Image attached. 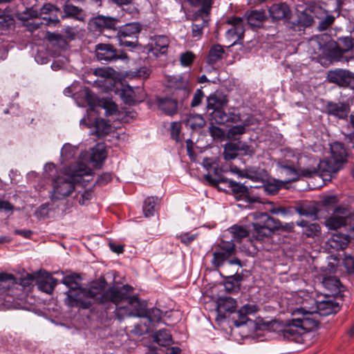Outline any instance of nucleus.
<instances>
[{
    "label": "nucleus",
    "instance_id": "nucleus-45",
    "mask_svg": "<svg viewBox=\"0 0 354 354\" xmlns=\"http://www.w3.org/2000/svg\"><path fill=\"white\" fill-rule=\"evenodd\" d=\"M245 133V125H236L230 128L227 132V138L230 140H238L239 136Z\"/></svg>",
    "mask_w": 354,
    "mask_h": 354
},
{
    "label": "nucleus",
    "instance_id": "nucleus-42",
    "mask_svg": "<svg viewBox=\"0 0 354 354\" xmlns=\"http://www.w3.org/2000/svg\"><path fill=\"white\" fill-rule=\"evenodd\" d=\"M344 53H346L339 46H337L330 51V56L337 62H348L354 58V56L344 55Z\"/></svg>",
    "mask_w": 354,
    "mask_h": 354
},
{
    "label": "nucleus",
    "instance_id": "nucleus-22",
    "mask_svg": "<svg viewBox=\"0 0 354 354\" xmlns=\"http://www.w3.org/2000/svg\"><path fill=\"white\" fill-rule=\"evenodd\" d=\"M161 201V198L157 196H148L144 202L142 206V210L146 217H150L154 216L155 213L159 209V205Z\"/></svg>",
    "mask_w": 354,
    "mask_h": 354
},
{
    "label": "nucleus",
    "instance_id": "nucleus-13",
    "mask_svg": "<svg viewBox=\"0 0 354 354\" xmlns=\"http://www.w3.org/2000/svg\"><path fill=\"white\" fill-rule=\"evenodd\" d=\"M22 4L25 6V10L17 13V17L22 21H26L29 19L39 18L41 19V11L35 8L37 4V0H21Z\"/></svg>",
    "mask_w": 354,
    "mask_h": 354
},
{
    "label": "nucleus",
    "instance_id": "nucleus-57",
    "mask_svg": "<svg viewBox=\"0 0 354 354\" xmlns=\"http://www.w3.org/2000/svg\"><path fill=\"white\" fill-rule=\"evenodd\" d=\"M197 237L198 234H192L190 232L183 233L178 236L180 242L186 245L191 244Z\"/></svg>",
    "mask_w": 354,
    "mask_h": 354
},
{
    "label": "nucleus",
    "instance_id": "nucleus-10",
    "mask_svg": "<svg viewBox=\"0 0 354 354\" xmlns=\"http://www.w3.org/2000/svg\"><path fill=\"white\" fill-rule=\"evenodd\" d=\"M140 24H125L117 32V37L121 46L126 47H134L135 42L127 41V37L135 36L141 30Z\"/></svg>",
    "mask_w": 354,
    "mask_h": 354
},
{
    "label": "nucleus",
    "instance_id": "nucleus-23",
    "mask_svg": "<svg viewBox=\"0 0 354 354\" xmlns=\"http://www.w3.org/2000/svg\"><path fill=\"white\" fill-rule=\"evenodd\" d=\"M204 178L209 185L214 187H218L219 184H225L226 182L223 180H228L223 176L222 171L218 169L217 165L212 169V172L205 174Z\"/></svg>",
    "mask_w": 354,
    "mask_h": 354
},
{
    "label": "nucleus",
    "instance_id": "nucleus-56",
    "mask_svg": "<svg viewBox=\"0 0 354 354\" xmlns=\"http://www.w3.org/2000/svg\"><path fill=\"white\" fill-rule=\"evenodd\" d=\"M238 174L240 176L245 177L255 182H259L261 179L260 174L252 170L246 169L244 171H239Z\"/></svg>",
    "mask_w": 354,
    "mask_h": 354
},
{
    "label": "nucleus",
    "instance_id": "nucleus-47",
    "mask_svg": "<svg viewBox=\"0 0 354 354\" xmlns=\"http://www.w3.org/2000/svg\"><path fill=\"white\" fill-rule=\"evenodd\" d=\"M115 315L120 321L124 319L125 317H133L131 310L127 303V305L124 306H119V305L115 306Z\"/></svg>",
    "mask_w": 354,
    "mask_h": 354
},
{
    "label": "nucleus",
    "instance_id": "nucleus-38",
    "mask_svg": "<svg viewBox=\"0 0 354 354\" xmlns=\"http://www.w3.org/2000/svg\"><path fill=\"white\" fill-rule=\"evenodd\" d=\"M230 232L232 234L234 240L240 242L242 239L249 236V231L246 227L234 225L230 228Z\"/></svg>",
    "mask_w": 354,
    "mask_h": 354
},
{
    "label": "nucleus",
    "instance_id": "nucleus-46",
    "mask_svg": "<svg viewBox=\"0 0 354 354\" xmlns=\"http://www.w3.org/2000/svg\"><path fill=\"white\" fill-rule=\"evenodd\" d=\"M302 234L306 237L314 238L319 236L321 234V227L317 223H309V225L303 230Z\"/></svg>",
    "mask_w": 354,
    "mask_h": 354
},
{
    "label": "nucleus",
    "instance_id": "nucleus-34",
    "mask_svg": "<svg viewBox=\"0 0 354 354\" xmlns=\"http://www.w3.org/2000/svg\"><path fill=\"white\" fill-rule=\"evenodd\" d=\"M152 39L154 41V50H156L161 54H165L167 51L169 41L167 36L154 35L152 37Z\"/></svg>",
    "mask_w": 354,
    "mask_h": 354
},
{
    "label": "nucleus",
    "instance_id": "nucleus-26",
    "mask_svg": "<svg viewBox=\"0 0 354 354\" xmlns=\"http://www.w3.org/2000/svg\"><path fill=\"white\" fill-rule=\"evenodd\" d=\"M332 158L340 165L346 160L347 151L343 143L335 142L330 145Z\"/></svg>",
    "mask_w": 354,
    "mask_h": 354
},
{
    "label": "nucleus",
    "instance_id": "nucleus-24",
    "mask_svg": "<svg viewBox=\"0 0 354 354\" xmlns=\"http://www.w3.org/2000/svg\"><path fill=\"white\" fill-rule=\"evenodd\" d=\"M223 180L226 182L225 185L231 189L236 199L245 200L248 198V188L246 186L230 179Z\"/></svg>",
    "mask_w": 354,
    "mask_h": 354
},
{
    "label": "nucleus",
    "instance_id": "nucleus-53",
    "mask_svg": "<svg viewBox=\"0 0 354 354\" xmlns=\"http://www.w3.org/2000/svg\"><path fill=\"white\" fill-rule=\"evenodd\" d=\"M323 283L328 289L335 291L339 288L341 282L335 277H329L324 279Z\"/></svg>",
    "mask_w": 354,
    "mask_h": 354
},
{
    "label": "nucleus",
    "instance_id": "nucleus-63",
    "mask_svg": "<svg viewBox=\"0 0 354 354\" xmlns=\"http://www.w3.org/2000/svg\"><path fill=\"white\" fill-rule=\"evenodd\" d=\"M239 151H241V154L243 156H252L255 152L253 147L245 143L239 147Z\"/></svg>",
    "mask_w": 354,
    "mask_h": 354
},
{
    "label": "nucleus",
    "instance_id": "nucleus-4",
    "mask_svg": "<svg viewBox=\"0 0 354 354\" xmlns=\"http://www.w3.org/2000/svg\"><path fill=\"white\" fill-rule=\"evenodd\" d=\"M308 165L307 169H302L303 176L312 178L315 175L320 176H331V174L336 173L341 168L342 165L335 161L333 158L324 159L319 162L315 158L307 159Z\"/></svg>",
    "mask_w": 354,
    "mask_h": 354
},
{
    "label": "nucleus",
    "instance_id": "nucleus-55",
    "mask_svg": "<svg viewBox=\"0 0 354 354\" xmlns=\"http://www.w3.org/2000/svg\"><path fill=\"white\" fill-rule=\"evenodd\" d=\"M181 130V124L179 122H173L171 124V137L176 142L180 141V133Z\"/></svg>",
    "mask_w": 354,
    "mask_h": 354
},
{
    "label": "nucleus",
    "instance_id": "nucleus-8",
    "mask_svg": "<svg viewBox=\"0 0 354 354\" xmlns=\"http://www.w3.org/2000/svg\"><path fill=\"white\" fill-rule=\"evenodd\" d=\"M120 97L124 102L129 105H135L145 100L146 93L142 86L123 85Z\"/></svg>",
    "mask_w": 354,
    "mask_h": 354
},
{
    "label": "nucleus",
    "instance_id": "nucleus-40",
    "mask_svg": "<svg viewBox=\"0 0 354 354\" xmlns=\"http://www.w3.org/2000/svg\"><path fill=\"white\" fill-rule=\"evenodd\" d=\"M254 231L252 232V236L257 240H263L266 237L270 236L272 233L270 230L263 227L260 223H253Z\"/></svg>",
    "mask_w": 354,
    "mask_h": 354
},
{
    "label": "nucleus",
    "instance_id": "nucleus-60",
    "mask_svg": "<svg viewBox=\"0 0 354 354\" xmlns=\"http://www.w3.org/2000/svg\"><path fill=\"white\" fill-rule=\"evenodd\" d=\"M344 264L348 272L354 274V255H346L344 259Z\"/></svg>",
    "mask_w": 354,
    "mask_h": 354
},
{
    "label": "nucleus",
    "instance_id": "nucleus-25",
    "mask_svg": "<svg viewBox=\"0 0 354 354\" xmlns=\"http://www.w3.org/2000/svg\"><path fill=\"white\" fill-rule=\"evenodd\" d=\"M232 27L226 32L227 39L232 41L231 46L236 44L240 40L243 39L245 28L243 24H232Z\"/></svg>",
    "mask_w": 354,
    "mask_h": 354
},
{
    "label": "nucleus",
    "instance_id": "nucleus-39",
    "mask_svg": "<svg viewBox=\"0 0 354 354\" xmlns=\"http://www.w3.org/2000/svg\"><path fill=\"white\" fill-rule=\"evenodd\" d=\"M248 22L263 21L266 19V13L264 10H253L247 11L244 15Z\"/></svg>",
    "mask_w": 354,
    "mask_h": 354
},
{
    "label": "nucleus",
    "instance_id": "nucleus-44",
    "mask_svg": "<svg viewBox=\"0 0 354 354\" xmlns=\"http://www.w3.org/2000/svg\"><path fill=\"white\" fill-rule=\"evenodd\" d=\"M46 38L50 43H55L59 47H64L67 44V41L64 37L59 33L46 32Z\"/></svg>",
    "mask_w": 354,
    "mask_h": 354
},
{
    "label": "nucleus",
    "instance_id": "nucleus-31",
    "mask_svg": "<svg viewBox=\"0 0 354 354\" xmlns=\"http://www.w3.org/2000/svg\"><path fill=\"white\" fill-rule=\"evenodd\" d=\"M185 124L193 131H199L205 124V120L201 115L189 114L185 120Z\"/></svg>",
    "mask_w": 354,
    "mask_h": 354
},
{
    "label": "nucleus",
    "instance_id": "nucleus-43",
    "mask_svg": "<svg viewBox=\"0 0 354 354\" xmlns=\"http://www.w3.org/2000/svg\"><path fill=\"white\" fill-rule=\"evenodd\" d=\"M261 217L263 219V223L261 224L263 227L270 230L272 233H273L274 230H277L278 225L280 224L279 220L274 219L267 214H262Z\"/></svg>",
    "mask_w": 354,
    "mask_h": 354
},
{
    "label": "nucleus",
    "instance_id": "nucleus-64",
    "mask_svg": "<svg viewBox=\"0 0 354 354\" xmlns=\"http://www.w3.org/2000/svg\"><path fill=\"white\" fill-rule=\"evenodd\" d=\"M112 180V176H111V174H109V173H104L103 174L100 175L97 180H96V184H97L98 185H106L107 183H109V182H111Z\"/></svg>",
    "mask_w": 354,
    "mask_h": 354
},
{
    "label": "nucleus",
    "instance_id": "nucleus-52",
    "mask_svg": "<svg viewBox=\"0 0 354 354\" xmlns=\"http://www.w3.org/2000/svg\"><path fill=\"white\" fill-rule=\"evenodd\" d=\"M17 279L12 274L6 272H0V286H3V283H7L6 288H10V286L16 283Z\"/></svg>",
    "mask_w": 354,
    "mask_h": 354
},
{
    "label": "nucleus",
    "instance_id": "nucleus-9",
    "mask_svg": "<svg viewBox=\"0 0 354 354\" xmlns=\"http://www.w3.org/2000/svg\"><path fill=\"white\" fill-rule=\"evenodd\" d=\"M168 86L174 90L173 95L183 102L189 95V81L181 75L171 77Z\"/></svg>",
    "mask_w": 354,
    "mask_h": 354
},
{
    "label": "nucleus",
    "instance_id": "nucleus-33",
    "mask_svg": "<svg viewBox=\"0 0 354 354\" xmlns=\"http://www.w3.org/2000/svg\"><path fill=\"white\" fill-rule=\"evenodd\" d=\"M227 101L223 96L217 94H212L207 98V109L213 110V111L223 108Z\"/></svg>",
    "mask_w": 354,
    "mask_h": 354
},
{
    "label": "nucleus",
    "instance_id": "nucleus-21",
    "mask_svg": "<svg viewBox=\"0 0 354 354\" xmlns=\"http://www.w3.org/2000/svg\"><path fill=\"white\" fill-rule=\"evenodd\" d=\"M351 242V236L346 234L334 233L328 241V245L335 250L346 249Z\"/></svg>",
    "mask_w": 354,
    "mask_h": 354
},
{
    "label": "nucleus",
    "instance_id": "nucleus-20",
    "mask_svg": "<svg viewBox=\"0 0 354 354\" xmlns=\"http://www.w3.org/2000/svg\"><path fill=\"white\" fill-rule=\"evenodd\" d=\"M340 307L336 301L331 299H325L317 301V312L321 316H328L337 313Z\"/></svg>",
    "mask_w": 354,
    "mask_h": 354
},
{
    "label": "nucleus",
    "instance_id": "nucleus-29",
    "mask_svg": "<svg viewBox=\"0 0 354 354\" xmlns=\"http://www.w3.org/2000/svg\"><path fill=\"white\" fill-rule=\"evenodd\" d=\"M198 2H201V8L195 13V16L192 20H203V22H207L209 19L207 18L212 4V0H196Z\"/></svg>",
    "mask_w": 354,
    "mask_h": 354
},
{
    "label": "nucleus",
    "instance_id": "nucleus-12",
    "mask_svg": "<svg viewBox=\"0 0 354 354\" xmlns=\"http://www.w3.org/2000/svg\"><path fill=\"white\" fill-rule=\"evenodd\" d=\"M308 157H300L298 159L297 167L288 163H283L281 165V168L283 169L285 175L288 176L287 182H294L298 180L301 177H304L302 174V169H307L306 167H303L302 165L308 162Z\"/></svg>",
    "mask_w": 354,
    "mask_h": 354
},
{
    "label": "nucleus",
    "instance_id": "nucleus-59",
    "mask_svg": "<svg viewBox=\"0 0 354 354\" xmlns=\"http://www.w3.org/2000/svg\"><path fill=\"white\" fill-rule=\"evenodd\" d=\"M93 74L97 77L110 78L113 75V70L106 68H98L95 69Z\"/></svg>",
    "mask_w": 354,
    "mask_h": 354
},
{
    "label": "nucleus",
    "instance_id": "nucleus-15",
    "mask_svg": "<svg viewBox=\"0 0 354 354\" xmlns=\"http://www.w3.org/2000/svg\"><path fill=\"white\" fill-rule=\"evenodd\" d=\"M236 308V301L230 297H225L219 298L217 302V321H221L225 318V312L233 313Z\"/></svg>",
    "mask_w": 354,
    "mask_h": 354
},
{
    "label": "nucleus",
    "instance_id": "nucleus-37",
    "mask_svg": "<svg viewBox=\"0 0 354 354\" xmlns=\"http://www.w3.org/2000/svg\"><path fill=\"white\" fill-rule=\"evenodd\" d=\"M326 226L329 230H337L346 224V219L344 216H332L326 220Z\"/></svg>",
    "mask_w": 354,
    "mask_h": 354
},
{
    "label": "nucleus",
    "instance_id": "nucleus-14",
    "mask_svg": "<svg viewBox=\"0 0 354 354\" xmlns=\"http://www.w3.org/2000/svg\"><path fill=\"white\" fill-rule=\"evenodd\" d=\"M96 56L99 61L111 62L121 58L111 44H100L96 46Z\"/></svg>",
    "mask_w": 354,
    "mask_h": 354
},
{
    "label": "nucleus",
    "instance_id": "nucleus-61",
    "mask_svg": "<svg viewBox=\"0 0 354 354\" xmlns=\"http://www.w3.org/2000/svg\"><path fill=\"white\" fill-rule=\"evenodd\" d=\"M209 132L214 138H222L225 136L223 130L214 125H211L209 127Z\"/></svg>",
    "mask_w": 354,
    "mask_h": 354
},
{
    "label": "nucleus",
    "instance_id": "nucleus-35",
    "mask_svg": "<svg viewBox=\"0 0 354 354\" xmlns=\"http://www.w3.org/2000/svg\"><path fill=\"white\" fill-rule=\"evenodd\" d=\"M295 211L300 216L306 217H315L317 214V209L314 205L308 203H302L295 207Z\"/></svg>",
    "mask_w": 354,
    "mask_h": 354
},
{
    "label": "nucleus",
    "instance_id": "nucleus-62",
    "mask_svg": "<svg viewBox=\"0 0 354 354\" xmlns=\"http://www.w3.org/2000/svg\"><path fill=\"white\" fill-rule=\"evenodd\" d=\"M280 186L277 183H268L264 185V190L268 194L274 195L278 193Z\"/></svg>",
    "mask_w": 354,
    "mask_h": 354
},
{
    "label": "nucleus",
    "instance_id": "nucleus-16",
    "mask_svg": "<svg viewBox=\"0 0 354 354\" xmlns=\"http://www.w3.org/2000/svg\"><path fill=\"white\" fill-rule=\"evenodd\" d=\"M179 99L169 97H158L157 99V105L158 109L165 114L172 116L178 112V102Z\"/></svg>",
    "mask_w": 354,
    "mask_h": 354
},
{
    "label": "nucleus",
    "instance_id": "nucleus-58",
    "mask_svg": "<svg viewBox=\"0 0 354 354\" xmlns=\"http://www.w3.org/2000/svg\"><path fill=\"white\" fill-rule=\"evenodd\" d=\"M205 95L201 88H198L196 91L193 99L191 102L192 107H196L201 104L203 99L204 98Z\"/></svg>",
    "mask_w": 354,
    "mask_h": 354
},
{
    "label": "nucleus",
    "instance_id": "nucleus-54",
    "mask_svg": "<svg viewBox=\"0 0 354 354\" xmlns=\"http://www.w3.org/2000/svg\"><path fill=\"white\" fill-rule=\"evenodd\" d=\"M196 58L195 55L192 51H186L180 55V62L183 66H190Z\"/></svg>",
    "mask_w": 354,
    "mask_h": 354
},
{
    "label": "nucleus",
    "instance_id": "nucleus-49",
    "mask_svg": "<svg viewBox=\"0 0 354 354\" xmlns=\"http://www.w3.org/2000/svg\"><path fill=\"white\" fill-rule=\"evenodd\" d=\"M111 126L104 119L97 120L95 122L96 132L99 136H104L109 133Z\"/></svg>",
    "mask_w": 354,
    "mask_h": 354
},
{
    "label": "nucleus",
    "instance_id": "nucleus-5",
    "mask_svg": "<svg viewBox=\"0 0 354 354\" xmlns=\"http://www.w3.org/2000/svg\"><path fill=\"white\" fill-rule=\"evenodd\" d=\"M79 176H57L53 180L51 199L58 201L70 196L75 190V185L79 182Z\"/></svg>",
    "mask_w": 354,
    "mask_h": 354
},
{
    "label": "nucleus",
    "instance_id": "nucleus-48",
    "mask_svg": "<svg viewBox=\"0 0 354 354\" xmlns=\"http://www.w3.org/2000/svg\"><path fill=\"white\" fill-rule=\"evenodd\" d=\"M162 312L157 308H152L149 310L146 309V314L145 317L148 318L150 322H159L162 319Z\"/></svg>",
    "mask_w": 354,
    "mask_h": 354
},
{
    "label": "nucleus",
    "instance_id": "nucleus-3",
    "mask_svg": "<svg viewBox=\"0 0 354 354\" xmlns=\"http://www.w3.org/2000/svg\"><path fill=\"white\" fill-rule=\"evenodd\" d=\"M42 19L47 22H60L65 18H71L75 20H83V12L81 9L73 5L66 4L63 12L51 3H45L41 8Z\"/></svg>",
    "mask_w": 354,
    "mask_h": 354
},
{
    "label": "nucleus",
    "instance_id": "nucleus-7",
    "mask_svg": "<svg viewBox=\"0 0 354 354\" xmlns=\"http://www.w3.org/2000/svg\"><path fill=\"white\" fill-rule=\"evenodd\" d=\"M327 80L342 87L354 88V75L347 70L335 69L329 71L327 73Z\"/></svg>",
    "mask_w": 354,
    "mask_h": 354
},
{
    "label": "nucleus",
    "instance_id": "nucleus-18",
    "mask_svg": "<svg viewBox=\"0 0 354 354\" xmlns=\"http://www.w3.org/2000/svg\"><path fill=\"white\" fill-rule=\"evenodd\" d=\"M297 324L302 329L304 335L318 327L319 322L313 313L306 312L302 315L301 317L295 319Z\"/></svg>",
    "mask_w": 354,
    "mask_h": 354
},
{
    "label": "nucleus",
    "instance_id": "nucleus-11",
    "mask_svg": "<svg viewBox=\"0 0 354 354\" xmlns=\"http://www.w3.org/2000/svg\"><path fill=\"white\" fill-rule=\"evenodd\" d=\"M284 339L296 343H303L304 341V333L301 329L295 319H292L287 324L283 330H281Z\"/></svg>",
    "mask_w": 354,
    "mask_h": 354
},
{
    "label": "nucleus",
    "instance_id": "nucleus-1",
    "mask_svg": "<svg viewBox=\"0 0 354 354\" xmlns=\"http://www.w3.org/2000/svg\"><path fill=\"white\" fill-rule=\"evenodd\" d=\"M106 281L103 279L99 283H95L86 292L90 296L95 297L97 304L104 306L114 304L115 306L126 302L131 310L133 317H143L146 314V306L136 296H131L133 288L129 285L122 286L110 287L106 289Z\"/></svg>",
    "mask_w": 354,
    "mask_h": 354
},
{
    "label": "nucleus",
    "instance_id": "nucleus-50",
    "mask_svg": "<svg viewBox=\"0 0 354 354\" xmlns=\"http://www.w3.org/2000/svg\"><path fill=\"white\" fill-rule=\"evenodd\" d=\"M338 46L346 53L349 51L354 53V39L348 37L340 38Z\"/></svg>",
    "mask_w": 354,
    "mask_h": 354
},
{
    "label": "nucleus",
    "instance_id": "nucleus-30",
    "mask_svg": "<svg viewBox=\"0 0 354 354\" xmlns=\"http://www.w3.org/2000/svg\"><path fill=\"white\" fill-rule=\"evenodd\" d=\"M225 53L223 47L220 44H214L211 46L207 57V63L209 65H214L218 61L221 60Z\"/></svg>",
    "mask_w": 354,
    "mask_h": 354
},
{
    "label": "nucleus",
    "instance_id": "nucleus-17",
    "mask_svg": "<svg viewBox=\"0 0 354 354\" xmlns=\"http://www.w3.org/2000/svg\"><path fill=\"white\" fill-rule=\"evenodd\" d=\"M270 16L272 20H288L291 15L289 6L284 3L273 4L269 8Z\"/></svg>",
    "mask_w": 354,
    "mask_h": 354
},
{
    "label": "nucleus",
    "instance_id": "nucleus-28",
    "mask_svg": "<svg viewBox=\"0 0 354 354\" xmlns=\"http://www.w3.org/2000/svg\"><path fill=\"white\" fill-rule=\"evenodd\" d=\"M38 288L47 294H51L57 286V279L52 276H46L39 279L37 281Z\"/></svg>",
    "mask_w": 354,
    "mask_h": 354
},
{
    "label": "nucleus",
    "instance_id": "nucleus-27",
    "mask_svg": "<svg viewBox=\"0 0 354 354\" xmlns=\"http://www.w3.org/2000/svg\"><path fill=\"white\" fill-rule=\"evenodd\" d=\"M106 158V151L104 146L97 145L92 149L90 161L94 164L96 168H100L103 161Z\"/></svg>",
    "mask_w": 354,
    "mask_h": 354
},
{
    "label": "nucleus",
    "instance_id": "nucleus-6",
    "mask_svg": "<svg viewBox=\"0 0 354 354\" xmlns=\"http://www.w3.org/2000/svg\"><path fill=\"white\" fill-rule=\"evenodd\" d=\"M236 252L235 244L233 241H222L218 245V249L213 252V258L212 259V264L215 268H218L223 265V263L229 260V263L232 265L236 264L241 266V261L234 258L230 260V258L233 256Z\"/></svg>",
    "mask_w": 354,
    "mask_h": 354
},
{
    "label": "nucleus",
    "instance_id": "nucleus-32",
    "mask_svg": "<svg viewBox=\"0 0 354 354\" xmlns=\"http://www.w3.org/2000/svg\"><path fill=\"white\" fill-rule=\"evenodd\" d=\"M315 12L316 17L321 20L320 22H333L336 17L339 15V10L335 9L333 13H330L328 10L319 6L315 8Z\"/></svg>",
    "mask_w": 354,
    "mask_h": 354
},
{
    "label": "nucleus",
    "instance_id": "nucleus-19",
    "mask_svg": "<svg viewBox=\"0 0 354 354\" xmlns=\"http://www.w3.org/2000/svg\"><path fill=\"white\" fill-rule=\"evenodd\" d=\"M326 113L337 118L338 119H344L348 116L350 109L348 104L345 103H335L329 102L326 106Z\"/></svg>",
    "mask_w": 354,
    "mask_h": 354
},
{
    "label": "nucleus",
    "instance_id": "nucleus-51",
    "mask_svg": "<svg viewBox=\"0 0 354 354\" xmlns=\"http://www.w3.org/2000/svg\"><path fill=\"white\" fill-rule=\"evenodd\" d=\"M212 120L217 124H223L228 122L227 114L222 108L213 111L212 113Z\"/></svg>",
    "mask_w": 354,
    "mask_h": 354
},
{
    "label": "nucleus",
    "instance_id": "nucleus-2",
    "mask_svg": "<svg viewBox=\"0 0 354 354\" xmlns=\"http://www.w3.org/2000/svg\"><path fill=\"white\" fill-rule=\"evenodd\" d=\"M80 278L79 274H73L66 275L62 279V283L69 288V290L65 293L66 297L64 302L70 308L80 307L87 309L91 307L94 303L97 304V300L95 297H90L86 292L91 289L94 283L100 282L104 278L93 281L87 288L80 287L77 281V279Z\"/></svg>",
    "mask_w": 354,
    "mask_h": 354
},
{
    "label": "nucleus",
    "instance_id": "nucleus-36",
    "mask_svg": "<svg viewBox=\"0 0 354 354\" xmlns=\"http://www.w3.org/2000/svg\"><path fill=\"white\" fill-rule=\"evenodd\" d=\"M155 341L160 346H166L171 343L172 339L169 331L167 329H160L154 335Z\"/></svg>",
    "mask_w": 354,
    "mask_h": 354
},
{
    "label": "nucleus",
    "instance_id": "nucleus-41",
    "mask_svg": "<svg viewBox=\"0 0 354 354\" xmlns=\"http://www.w3.org/2000/svg\"><path fill=\"white\" fill-rule=\"evenodd\" d=\"M239 149V145L236 143H227L225 145L223 151V156L225 160H231L234 159L237 155Z\"/></svg>",
    "mask_w": 354,
    "mask_h": 354
}]
</instances>
